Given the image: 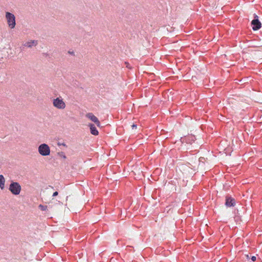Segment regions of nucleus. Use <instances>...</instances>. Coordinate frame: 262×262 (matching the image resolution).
I'll return each instance as SVG.
<instances>
[{
    "instance_id": "1",
    "label": "nucleus",
    "mask_w": 262,
    "mask_h": 262,
    "mask_svg": "<svg viewBox=\"0 0 262 262\" xmlns=\"http://www.w3.org/2000/svg\"><path fill=\"white\" fill-rule=\"evenodd\" d=\"M21 187L20 185L16 182L11 181L9 187V191L14 195H18L21 191Z\"/></svg>"
},
{
    "instance_id": "2",
    "label": "nucleus",
    "mask_w": 262,
    "mask_h": 262,
    "mask_svg": "<svg viewBox=\"0 0 262 262\" xmlns=\"http://www.w3.org/2000/svg\"><path fill=\"white\" fill-rule=\"evenodd\" d=\"M6 17L7 20L8 26L11 29L14 28L16 25L15 17L14 15L10 12H7L6 13Z\"/></svg>"
},
{
    "instance_id": "3",
    "label": "nucleus",
    "mask_w": 262,
    "mask_h": 262,
    "mask_svg": "<svg viewBox=\"0 0 262 262\" xmlns=\"http://www.w3.org/2000/svg\"><path fill=\"white\" fill-rule=\"evenodd\" d=\"M251 24L254 31L259 30L261 27V24L258 19V17L255 14L254 15V19L252 20Z\"/></svg>"
},
{
    "instance_id": "4",
    "label": "nucleus",
    "mask_w": 262,
    "mask_h": 262,
    "mask_svg": "<svg viewBox=\"0 0 262 262\" xmlns=\"http://www.w3.org/2000/svg\"><path fill=\"white\" fill-rule=\"evenodd\" d=\"M53 105L58 109H63L66 107V104L62 99L59 98L54 99L53 101Z\"/></svg>"
},
{
    "instance_id": "5",
    "label": "nucleus",
    "mask_w": 262,
    "mask_h": 262,
    "mask_svg": "<svg viewBox=\"0 0 262 262\" xmlns=\"http://www.w3.org/2000/svg\"><path fill=\"white\" fill-rule=\"evenodd\" d=\"M86 116L89 119H90L92 121L94 122L98 126H100V123L99 120L92 113H89Z\"/></svg>"
},
{
    "instance_id": "6",
    "label": "nucleus",
    "mask_w": 262,
    "mask_h": 262,
    "mask_svg": "<svg viewBox=\"0 0 262 262\" xmlns=\"http://www.w3.org/2000/svg\"><path fill=\"white\" fill-rule=\"evenodd\" d=\"M38 44L37 40H32L30 41L26 42L25 43L23 46L24 47H27L28 48H31L33 46H36Z\"/></svg>"
},
{
    "instance_id": "7",
    "label": "nucleus",
    "mask_w": 262,
    "mask_h": 262,
    "mask_svg": "<svg viewBox=\"0 0 262 262\" xmlns=\"http://www.w3.org/2000/svg\"><path fill=\"white\" fill-rule=\"evenodd\" d=\"M39 153L42 156L49 155L50 153V148H38Z\"/></svg>"
},
{
    "instance_id": "8",
    "label": "nucleus",
    "mask_w": 262,
    "mask_h": 262,
    "mask_svg": "<svg viewBox=\"0 0 262 262\" xmlns=\"http://www.w3.org/2000/svg\"><path fill=\"white\" fill-rule=\"evenodd\" d=\"M89 126L90 128V131L91 133L95 136L98 135L99 134V132L98 130L97 129L96 127L95 126V125L93 124H90Z\"/></svg>"
},
{
    "instance_id": "9",
    "label": "nucleus",
    "mask_w": 262,
    "mask_h": 262,
    "mask_svg": "<svg viewBox=\"0 0 262 262\" xmlns=\"http://www.w3.org/2000/svg\"><path fill=\"white\" fill-rule=\"evenodd\" d=\"M235 205V200L231 198H227L226 201V205L228 207L233 206Z\"/></svg>"
},
{
    "instance_id": "10",
    "label": "nucleus",
    "mask_w": 262,
    "mask_h": 262,
    "mask_svg": "<svg viewBox=\"0 0 262 262\" xmlns=\"http://www.w3.org/2000/svg\"><path fill=\"white\" fill-rule=\"evenodd\" d=\"M5 179L3 175L0 174V188L3 190L5 188Z\"/></svg>"
},
{
    "instance_id": "11",
    "label": "nucleus",
    "mask_w": 262,
    "mask_h": 262,
    "mask_svg": "<svg viewBox=\"0 0 262 262\" xmlns=\"http://www.w3.org/2000/svg\"><path fill=\"white\" fill-rule=\"evenodd\" d=\"M56 145H57L58 146H60L61 145L65 146L66 144H64V142H60L59 141H56L55 142V144H52V146H56Z\"/></svg>"
},
{
    "instance_id": "12",
    "label": "nucleus",
    "mask_w": 262,
    "mask_h": 262,
    "mask_svg": "<svg viewBox=\"0 0 262 262\" xmlns=\"http://www.w3.org/2000/svg\"><path fill=\"white\" fill-rule=\"evenodd\" d=\"M39 208L40 210H42V211H45L47 209V206H44V205H39Z\"/></svg>"
},
{
    "instance_id": "13",
    "label": "nucleus",
    "mask_w": 262,
    "mask_h": 262,
    "mask_svg": "<svg viewBox=\"0 0 262 262\" xmlns=\"http://www.w3.org/2000/svg\"><path fill=\"white\" fill-rule=\"evenodd\" d=\"M38 147H49V145L46 143L40 144Z\"/></svg>"
},
{
    "instance_id": "14",
    "label": "nucleus",
    "mask_w": 262,
    "mask_h": 262,
    "mask_svg": "<svg viewBox=\"0 0 262 262\" xmlns=\"http://www.w3.org/2000/svg\"><path fill=\"white\" fill-rule=\"evenodd\" d=\"M251 260H252L253 261H255V260H256V256H252V257H251Z\"/></svg>"
},
{
    "instance_id": "15",
    "label": "nucleus",
    "mask_w": 262,
    "mask_h": 262,
    "mask_svg": "<svg viewBox=\"0 0 262 262\" xmlns=\"http://www.w3.org/2000/svg\"><path fill=\"white\" fill-rule=\"evenodd\" d=\"M58 195V192L57 191H56L55 192L53 193V196H56Z\"/></svg>"
},
{
    "instance_id": "16",
    "label": "nucleus",
    "mask_w": 262,
    "mask_h": 262,
    "mask_svg": "<svg viewBox=\"0 0 262 262\" xmlns=\"http://www.w3.org/2000/svg\"><path fill=\"white\" fill-rule=\"evenodd\" d=\"M132 127L133 129H134V128H137V125L134 124L132 125Z\"/></svg>"
},
{
    "instance_id": "17",
    "label": "nucleus",
    "mask_w": 262,
    "mask_h": 262,
    "mask_svg": "<svg viewBox=\"0 0 262 262\" xmlns=\"http://www.w3.org/2000/svg\"><path fill=\"white\" fill-rule=\"evenodd\" d=\"M246 258H247V259H250V257H249V256L248 255H246Z\"/></svg>"
},
{
    "instance_id": "18",
    "label": "nucleus",
    "mask_w": 262,
    "mask_h": 262,
    "mask_svg": "<svg viewBox=\"0 0 262 262\" xmlns=\"http://www.w3.org/2000/svg\"><path fill=\"white\" fill-rule=\"evenodd\" d=\"M20 49H21V50H24V46H23V47H20Z\"/></svg>"
},
{
    "instance_id": "19",
    "label": "nucleus",
    "mask_w": 262,
    "mask_h": 262,
    "mask_svg": "<svg viewBox=\"0 0 262 262\" xmlns=\"http://www.w3.org/2000/svg\"><path fill=\"white\" fill-rule=\"evenodd\" d=\"M128 64H128V63H127V65H126V67H128V68H129V67H128Z\"/></svg>"
},
{
    "instance_id": "20",
    "label": "nucleus",
    "mask_w": 262,
    "mask_h": 262,
    "mask_svg": "<svg viewBox=\"0 0 262 262\" xmlns=\"http://www.w3.org/2000/svg\"><path fill=\"white\" fill-rule=\"evenodd\" d=\"M63 158H66V156L64 155L63 156Z\"/></svg>"
}]
</instances>
